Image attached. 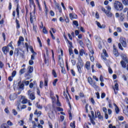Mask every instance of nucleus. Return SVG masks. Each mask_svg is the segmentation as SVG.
Segmentation results:
<instances>
[{
    "mask_svg": "<svg viewBox=\"0 0 128 128\" xmlns=\"http://www.w3.org/2000/svg\"><path fill=\"white\" fill-rule=\"evenodd\" d=\"M118 46L121 50H124V48H126V38H120V42L118 44Z\"/></svg>",
    "mask_w": 128,
    "mask_h": 128,
    "instance_id": "nucleus-1",
    "label": "nucleus"
},
{
    "mask_svg": "<svg viewBox=\"0 0 128 128\" xmlns=\"http://www.w3.org/2000/svg\"><path fill=\"white\" fill-rule=\"evenodd\" d=\"M114 6L115 10H122L124 8V6H122V4L118 1L115 2Z\"/></svg>",
    "mask_w": 128,
    "mask_h": 128,
    "instance_id": "nucleus-2",
    "label": "nucleus"
},
{
    "mask_svg": "<svg viewBox=\"0 0 128 128\" xmlns=\"http://www.w3.org/2000/svg\"><path fill=\"white\" fill-rule=\"evenodd\" d=\"M28 98L31 100H36V96L34 92H32V90H28Z\"/></svg>",
    "mask_w": 128,
    "mask_h": 128,
    "instance_id": "nucleus-3",
    "label": "nucleus"
},
{
    "mask_svg": "<svg viewBox=\"0 0 128 128\" xmlns=\"http://www.w3.org/2000/svg\"><path fill=\"white\" fill-rule=\"evenodd\" d=\"M101 56L104 60H106V58H108V55L106 53V50L105 49H103Z\"/></svg>",
    "mask_w": 128,
    "mask_h": 128,
    "instance_id": "nucleus-4",
    "label": "nucleus"
},
{
    "mask_svg": "<svg viewBox=\"0 0 128 128\" xmlns=\"http://www.w3.org/2000/svg\"><path fill=\"white\" fill-rule=\"evenodd\" d=\"M46 54H44V62L45 64H48V48H46Z\"/></svg>",
    "mask_w": 128,
    "mask_h": 128,
    "instance_id": "nucleus-5",
    "label": "nucleus"
},
{
    "mask_svg": "<svg viewBox=\"0 0 128 128\" xmlns=\"http://www.w3.org/2000/svg\"><path fill=\"white\" fill-rule=\"evenodd\" d=\"M16 52L18 56L19 55L20 56H22V58H24V52H22V50H18V48H16Z\"/></svg>",
    "mask_w": 128,
    "mask_h": 128,
    "instance_id": "nucleus-6",
    "label": "nucleus"
},
{
    "mask_svg": "<svg viewBox=\"0 0 128 128\" xmlns=\"http://www.w3.org/2000/svg\"><path fill=\"white\" fill-rule=\"evenodd\" d=\"M106 14L108 16V18H114V14L110 12V11H107V12H106Z\"/></svg>",
    "mask_w": 128,
    "mask_h": 128,
    "instance_id": "nucleus-7",
    "label": "nucleus"
},
{
    "mask_svg": "<svg viewBox=\"0 0 128 128\" xmlns=\"http://www.w3.org/2000/svg\"><path fill=\"white\" fill-rule=\"evenodd\" d=\"M21 100H22V104H26L28 102V99H26V96H22L21 98Z\"/></svg>",
    "mask_w": 128,
    "mask_h": 128,
    "instance_id": "nucleus-8",
    "label": "nucleus"
},
{
    "mask_svg": "<svg viewBox=\"0 0 128 128\" xmlns=\"http://www.w3.org/2000/svg\"><path fill=\"white\" fill-rule=\"evenodd\" d=\"M122 60H125L126 62H128V56H126V54H122L121 55Z\"/></svg>",
    "mask_w": 128,
    "mask_h": 128,
    "instance_id": "nucleus-9",
    "label": "nucleus"
},
{
    "mask_svg": "<svg viewBox=\"0 0 128 128\" xmlns=\"http://www.w3.org/2000/svg\"><path fill=\"white\" fill-rule=\"evenodd\" d=\"M2 50L4 54H6L8 52V48L6 46H4L2 48Z\"/></svg>",
    "mask_w": 128,
    "mask_h": 128,
    "instance_id": "nucleus-10",
    "label": "nucleus"
},
{
    "mask_svg": "<svg viewBox=\"0 0 128 128\" xmlns=\"http://www.w3.org/2000/svg\"><path fill=\"white\" fill-rule=\"evenodd\" d=\"M114 90L115 94H118V92L116 91V90H118V83L115 84Z\"/></svg>",
    "mask_w": 128,
    "mask_h": 128,
    "instance_id": "nucleus-11",
    "label": "nucleus"
},
{
    "mask_svg": "<svg viewBox=\"0 0 128 128\" xmlns=\"http://www.w3.org/2000/svg\"><path fill=\"white\" fill-rule=\"evenodd\" d=\"M10 100H16V94H13L10 95Z\"/></svg>",
    "mask_w": 128,
    "mask_h": 128,
    "instance_id": "nucleus-12",
    "label": "nucleus"
},
{
    "mask_svg": "<svg viewBox=\"0 0 128 128\" xmlns=\"http://www.w3.org/2000/svg\"><path fill=\"white\" fill-rule=\"evenodd\" d=\"M70 20H74L76 18H78V16H76V14H70Z\"/></svg>",
    "mask_w": 128,
    "mask_h": 128,
    "instance_id": "nucleus-13",
    "label": "nucleus"
},
{
    "mask_svg": "<svg viewBox=\"0 0 128 128\" xmlns=\"http://www.w3.org/2000/svg\"><path fill=\"white\" fill-rule=\"evenodd\" d=\"M24 38L22 36H20V38H19V40L18 42V46H20L22 42H24Z\"/></svg>",
    "mask_w": 128,
    "mask_h": 128,
    "instance_id": "nucleus-14",
    "label": "nucleus"
},
{
    "mask_svg": "<svg viewBox=\"0 0 128 128\" xmlns=\"http://www.w3.org/2000/svg\"><path fill=\"white\" fill-rule=\"evenodd\" d=\"M96 24L98 26V28H106V25H100V22L96 21Z\"/></svg>",
    "mask_w": 128,
    "mask_h": 128,
    "instance_id": "nucleus-15",
    "label": "nucleus"
},
{
    "mask_svg": "<svg viewBox=\"0 0 128 128\" xmlns=\"http://www.w3.org/2000/svg\"><path fill=\"white\" fill-rule=\"evenodd\" d=\"M90 62H87L85 64V68L88 70H90Z\"/></svg>",
    "mask_w": 128,
    "mask_h": 128,
    "instance_id": "nucleus-16",
    "label": "nucleus"
},
{
    "mask_svg": "<svg viewBox=\"0 0 128 128\" xmlns=\"http://www.w3.org/2000/svg\"><path fill=\"white\" fill-rule=\"evenodd\" d=\"M77 66H84V62H82V58H78V62Z\"/></svg>",
    "mask_w": 128,
    "mask_h": 128,
    "instance_id": "nucleus-17",
    "label": "nucleus"
},
{
    "mask_svg": "<svg viewBox=\"0 0 128 128\" xmlns=\"http://www.w3.org/2000/svg\"><path fill=\"white\" fill-rule=\"evenodd\" d=\"M34 18H36V17H34V16L32 15V12L30 13V22L32 24H33L34 22Z\"/></svg>",
    "mask_w": 128,
    "mask_h": 128,
    "instance_id": "nucleus-18",
    "label": "nucleus"
},
{
    "mask_svg": "<svg viewBox=\"0 0 128 128\" xmlns=\"http://www.w3.org/2000/svg\"><path fill=\"white\" fill-rule=\"evenodd\" d=\"M54 4L56 8L60 12H62V10L60 8V4H58L56 0H54Z\"/></svg>",
    "mask_w": 128,
    "mask_h": 128,
    "instance_id": "nucleus-19",
    "label": "nucleus"
},
{
    "mask_svg": "<svg viewBox=\"0 0 128 128\" xmlns=\"http://www.w3.org/2000/svg\"><path fill=\"white\" fill-rule=\"evenodd\" d=\"M68 92H64V96L65 98H66V100H67L68 102H70V100H68Z\"/></svg>",
    "mask_w": 128,
    "mask_h": 128,
    "instance_id": "nucleus-20",
    "label": "nucleus"
},
{
    "mask_svg": "<svg viewBox=\"0 0 128 128\" xmlns=\"http://www.w3.org/2000/svg\"><path fill=\"white\" fill-rule=\"evenodd\" d=\"M113 54L115 56H118V52L116 49L114 48L113 50Z\"/></svg>",
    "mask_w": 128,
    "mask_h": 128,
    "instance_id": "nucleus-21",
    "label": "nucleus"
},
{
    "mask_svg": "<svg viewBox=\"0 0 128 128\" xmlns=\"http://www.w3.org/2000/svg\"><path fill=\"white\" fill-rule=\"evenodd\" d=\"M28 72L29 74H32V72H34V68L32 67V66H29L28 68Z\"/></svg>",
    "mask_w": 128,
    "mask_h": 128,
    "instance_id": "nucleus-22",
    "label": "nucleus"
},
{
    "mask_svg": "<svg viewBox=\"0 0 128 128\" xmlns=\"http://www.w3.org/2000/svg\"><path fill=\"white\" fill-rule=\"evenodd\" d=\"M16 28H20V22L18 21V20L17 18L16 19Z\"/></svg>",
    "mask_w": 128,
    "mask_h": 128,
    "instance_id": "nucleus-23",
    "label": "nucleus"
},
{
    "mask_svg": "<svg viewBox=\"0 0 128 128\" xmlns=\"http://www.w3.org/2000/svg\"><path fill=\"white\" fill-rule=\"evenodd\" d=\"M96 82H94L92 84H90V86H92V88H98V86L96 85Z\"/></svg>",
    "mask_w": 128,
    "mask_h": 128,
    "instance_id": "nucleus-24",
    "label": "nucleus"
},
{
    "mask_svg": "<svg viewBox=\"0 0 128 128\" xmlns=\"http://www.w3.org/2000/svg\"><path fill=\"white\" fill-rule=\"evenodd\" d=\"M88 82H89L90 84H92L94 82L92 81V78L90 77H88Z\"/></svg>",
    "mask_w": 128,
    "mask_h": 128,
    "instance_id": "nucleus-25",
    "label": "nucleus"
},
{
    "mask_svg": "<svg viewBox=\"0 0 128 128\" xmlns=\"http://www.w3.org/2000/svg\"><path fill=\"white\" fill-rule=\"evenodd\" d=\"M34 114H37L38 116H40V114H42V112L38 111V110H36Z\"/></svg>",
    "mask_w": 128,
    "mask_h": 128,
    "instance_id": "nucleus-26",
    "label": "nucleus"
},
{
    "mask_svg": "<svg viewBox=\"0 0 128 128\" xmlns=\"http://www.w3.org/2000/svg\"><path fill=\"white\" fill-rule=\"evenodd\" d=\"M84 54H86V52H84V50H80V54L81 56H84Z\"/></svg>",
    "mask_w": 128,
    "mask_h": 128,
    "instance_id": "nucleus-27",
    "label": "nucleus"
},
{
    "mask_svg": "<svg viewBox=\"0 0 128 128\" xmlns=\"http://www.w3.org/2000/svg\"><path fill=\"white\" fill-rule=\"evenodd\" d=\"M70 126L72 128H76V122L74 121L73 122H71L70 124Z\"/></svg>",
    "mask_w": 128,
    "mask_h": 128,
    "instance_id": "nucleus-28",
    "label": "nucleus"
},
{
    "mask_svg": "<svg viewBox=\"0 0 128 128\" xmlns=\"http://www.w3.org/2000/svg\"><path fill=\"white\" fill-rule=\"evenodd\" d=\"M120 64L122 68H126V62H124V60H122L120 62Z\"/></svg>",
    "mask_w": 128,
    "mask_h": 128,
    "instance_id": "nucleus-29",
    "label": "nucleus"
},
{
    "mask_svg": "<svg viewBox=\"0 0 128 128\" xmlns=\"http://www.w3.org/2000/svg\"><path fill=\"white\" fill-rule=\"evenodd\" d=\"M86 42L88 48V46H90V40L88 39Z\"/></svg>",
    "mask_w": 128,
    "mask_h": 128,
    "instance_id": "nucleus-30",
    "label": "nucleus"
},
{
    "mask_svg": "<svg viewBox=\"0 0 128 128\" xmlns=\"http://www.w3.org/2000/svg\"><path fill=\"white\" fill-rule=\"evenodd\" d=\"M56 96L57 98V102H56V106H60V100H58V95H56Z\"/></svg>",
    "mask_w": 128,
    "mask_h": 128,
    "instance_id": "nucleus-31",
    "label": "nucleus"
},
{
    "mask_svg": "<svg viewBox=\"0 0 128 128\" xmlns=\"http://www.w3.org/2000/svg\"><path fill=\"white\" fill-rule=\"evenodd\" d=\"M80 46H84V42L82 40H78Z\"/></svg>",
    "mask_w": 128,
    "mask_h": 128,
    "instance_id": "nucleus-32",
    "label": "nucleus"
},
{
    "mask_svg": "<svg viewBox=\"0 0 128 128\" xmlns=\"http://www.w3.org/2000/svg\"><path fill=\"white\" fill-rule=\"evenodd\" d=\"M82 66H80V65H77V68L78 70V72H80H80H82V68H81Z\"/></svg>",
    "mask_w": 128,
    "mask_h": 128,
    "instance_id": "nucleus-33",
    "label": "nucleus"
},
{
    "mask_svg": "<svg viewBox=\"0 0 128 128\" xmlns=\"http://www.w3.org/2000/svg\"><path fill=\"white\" fill-rule=\"evenodd\" d=\"M36 106L37 108H39V110H42V106H40V104H38V103H36Z\"/></svg>",
    "mask_w": 128,
    "mask_h": 128,
    "instance_id": "nucleus-34",
    "label": "nucleus"
},
{
    "mask_svg": "<svg viewBox=\"0 0 128 128\" xmlns=\"http://www.w3.org/2000/svg\"><path fill=\"white\" fill-rule=\"evenodd\" d=\"M122 2L124 4V6H128V0H122Z\"/></svg>",
    "mask_w": 128,
    "mask_h": 128,
    "instance_id": "nucleus-35",
    "label": "nucleus"
},
{
    "mask_svg": "<svg viewBox=\"0 0 128 128\" xmlns=\"http://www.w3.org/2000/svg\"><path fill=\"white\" fill-rule=\"evenodd\" d=\"M37 40H38V42H39L40 48H42V41H40V37H38Z\"/></svg>",
    "mask_w": 128,
    "mask_h": 128,
    "instance_id": "nucleus-36",
    "label": "nucleus"
},
{
    "mask_svg": "<svg viewBox=\"0 0 128 128\" xmlns=\"http://www.w3.org/2000/svg\"><path fill=\"white\" fill-rule=\"evenodd\" d=\"M16 12H17V16H20V10H18V5H17Z\"/></svg>",
    "mask_w": 128,
    "mask_h": 128,
    "instance_id": "nucleus-37",
    "label": "nucleus"
},
{
    "mask_svg": "<svg viewBox=\"0 0 128 128\" xmlns=\"http://www.w3.org/2000/svg\"><path fill=\"white\" fill-rule=\"evenodd\" d=\"M48 78H46L44 79V86H48Z\"/></svg>",
    "mask_w": 128,
    "mask_h": 128,
    "instance_id": "nucleus-38",
    "label": "nucleus"
},
{
    "mask_svg": "<svg viewBox=\"0 0 128 128\" xmlns=\"http://www.w3.org/2000/svg\"><path fill=\"white\" fill-rule=\"evenodd\" d=\"M24 72H26V68H24L20 70V72L21 74H24Z\"/></svg>",
    "mask_w": 128,
    "mask_h": 128,
    "instance_id": "nucleus-39",
    "label": "nucleus"
},
{
    "mask_svg": "<svg viewBox=\"0 0 128 128\" xmlns=\"http://www.w3.org/2000/svg\"><path fill=\"white\" fill-rule=\"evenodd\" d=\"M56 110L58 112H64V109H62V108H60V107L56 108Z\"/></svg>",
    "mask_w": 128,
    "mask_h": 128,
    "instance_id": "nucleus-40",
    "label": "nucleus"
},
{
    "mask_svg": "<svg viewBox=\"0 0 128 128\" xmlns=\"http://www.w3.org/2000/svg\"><path fill=\"white\" fill-rule=\"evenodd\" d=\"M32 124L33 128H36V126H38V125H36V122H34V121L32 122Z\"/></svg>",
    "mask_w": 128,
    "mask_h": 128,
    "instance_id": "nucleus-41",
    "label": "nucleus"
},
{
    "mask_svg": "<svg viewBox=\"0 0 128 128\" xmlns=\"http://www.w3.org/2000/svg\"><path fill=\"white\" fill-rule=\"evenodd\" d=\"M16 70L13 71L12 74V78H14V76H16Z\"/></svg>",
    "mask_w": 128,
    "mask_h": 128,
    "instance_id": "nucleus-42",
    "label": "nucleus"
},
{
    "mask_svg": "<svg viewBox=\"0 0 128 128\" xmlns=\"http://www.w3.org/2000/svg\"><path fill=\"white\" fill-rule=\"evenodd\" d=\"M73 24L76 26H78V22L76 20L73 21Z\"/></svg>",
    "mask_w": 128,
    "mask_h": 128,
    "instance_id": "nucleus-43",
    "label": "nucleus"
},
{
    "mask_svg": "<svg viewBox=\"0 0 128 128\" xmlns=\"http://www.w3.org/2000/svg\"><path fill=\"white\" fill-rule=\"evenodd\" d=\"M7 125L12 126H13L14 124H12V122H10V120H8L7 122Z\"/></svg>",
    "mask_w": 128,
    "mask_h": 128,
    "instance_id": "nucleus-44",
    "label": "nucleus"
},
{
    "mask_svg": "<svg viewBox=\"0 0 128 128\" xmlns=\"http://www.w3.org/2000/svg\"><path fill=\"white\" fill-rule=\"evenodd\" d=\"M42 32H44V34H48V30H46V27L43 28Z\"/></svg>",
    "mask_w": 128,
    "mask_h": 128,
    "instance_id": "nucleus-45",
    "label": "nucleus"
},
{
    "mask_svg": "<svg viewBox=\"0 0 128 128\" xmlns=\"http://www.w3.org/2000/svg\"><path fill=\"white\" fill-rule=\"evenodd\" d=\"M56 82H58V79H55L52 82L53 86H56Z\"/></svg>",
    "mask_w": 128,
    "mask_h": 128,
    "instance_id": "nucleus-46",
    "label": "nucleus"
},
{
    "mask_svg": "<svg viewBox=\"0 0 128 128\" xmlns=\"http://www.w3.org/2000/svg\"><path fill=\"white\" fill-rule=\"evenodd\" d=\"M94 52L92 50H90V52L89 53V56H94Z\"/></svg>",
    "mask_w": 128,
    "mask_h": 128,
    "instance_id": "nucleus-47",
    "label": "nucleus"
},
{
    "mask_svg": "<svg viewBox=\"0 0 128 128\" xmlns=\"http://www.w3.org/2000/svg\"><path fill=\"white\" fill-rule=\"evenodd\" d=\"M115 112L117 114L120 112V108H118V107H116L115 108Z\"/></svg>",
    "mask_w": 128,
    "mask_h": 128,
    "instance_id": "nucleus-48",
    "label": "nucleus"
},
{
    "mask_svg": "<svg viewBox=\"0 0 128 128\" xmlns=\"http://www.w3.org/2000/svg\"><path fill=\"white\" fill-rule=\"evenodd\" d=\"M52 74L54 78H56V71L54 70H52Z\"/></svg>",
    "mask_w": 128,
    "mask_h": 128,
    "instance_id": "nucleus-49",
    "label": "nucleus"
},
{
    "mask_svg": "<svg viewBox=\"0 0 128 128\" xmlns=\"http://www.w3.org/2000/svg\"><path fill=\"white\" fill-rule=\"evenodd\" d=\"M18 124H20V126H24V120H21L18 122Z\"/></svg>",
    "mask_w": 128,
    "mask_h": 128,
    "instance_id": "nucleus-50",
    "label": "nucleus"
},
{
    "mask_svg": "<svg viewBox=\"0 0 128 128\" xmlns=\"http://www.w3.org/2000/svg\"><path fill=\"white\" fill-rule=\"evenodd\" d=\"M0 98L2 100V102H1L2 104H5L4 98L3 97H1V98Z\"/></svg>",
    "mask_w": 128,
    "mask_h": 128,
    "instance_id": "nucleus-51",
    "label": "nucleus"
},
{
    "mask_svg": "<svg viewBox=\"0 0 128 128\" xmlns=\"http://www.w3.org/2000/svg\"><path fill=\"white\" fill-rule=\"evenodd\" d=\"M106 8L108 10V12H110V10H112V8H110V6H106Z\"/></svg>",
    "mask_w": 128,
    "mask_h": 128,
    "instance_id": "nucleus-52",
    "label": "nucleus"
},
{
    "mask_svg": "<svg viewBox=\"0 0 128 128\" xmlns=\"http://www.w3.org/2000/svg\"><path fill=\"white\" fill-rule=\"evenodd\" d=\"M29 1L30 4H32V6H36V5H34V0H29Z\"/></svg>",
    "mask_w": 128,
    "mask_h": 128,
    "instance_id": "nucleus-53",
    "label": "nucleus"
},
{
    "mask_svg": "<svg viewBox=\"0 0 128 128\" xmlns=\"http://www.w3.org/2000/svg\"><path fill=\"white\" fill-rule=\"evenodd\" d=\"M97 115L98 116V118H102V116H100V112H97Z\"/></svg>",
    "mask_w": 128,
    "mask_h": 128,
    "instance_id": "nucleus-54",
    "label": "nucleus"
},
{
    "mask_svg": "<svg viewBox=\"0 0 128 128\" xmlns=\"http://www.w3.org/2000/svg\"><path fill=\"white\" fill-rule=\"evenodd\" d=\"M116 30L118 32H122V28H120L118 27L116 28Z\"/></svg>",
    "mask_w": 128,
    "mask_h": 128,
    "instance_id": "nucleus-55",
    "label": "nucleus"
},
{
    "mask_svg": "<svg viewBox=\"0 0 128 128\" xmlns=\"http://www.w3.org/2000/svg\"><path fill=\"white\" fill-rule=\"evenodd\" d=\"M29 48L32 54L34 52V48H32V46H29Z\"/></svg>",
    "mask_w": 128,
    "mask_h": 128,
    "instance_id": "nucleus-56",
    "label": "nucleus"
},
{
    "mask_svg": "<svg viewBox=\"0 0 128 128\" xmlns=\"http://www.w3.org/2000/svg\"><path fill=\"white\" fill-rule=\"evenodd\" d=\"M24 84H22L20 85L19 88L24 90Z\"/></svg>",
    "mask_w": 128,
    "mask_h": 128,
    "instance_id": "nucleus-57",
    "label": "nucleus"
},
{
    "mask_svg": "<svg viewBox=\"0 0 128 128\" xmlns=\"http://www.w3.org/2000/svg\"><path fill=\"white\" fill-rule=\"evenodd\" d=\"M33 114H30V118H29V120H30V122H32V116H33Z\"/></svg>",
    "mask_w": 128,
    "mask_h": 128,
    "instance_id": "nucleus-58",
    "label": "nucleus"
},
{
    "mask_svg": "<svg viewBox=\"0 0 128 128\" xmlns=\"http://www.w3.org/2000/svg\"><path fill=\"white\" fill-rule=\"evenodd\" d=\"M79 96L80 98H84V94L83 92H80L79 94Z\"/></svg>",
    "mask_w": 128,
    "mask_h": 128,
    "instance_id": "nucleus-59",
    "label": "nucleus"
},
{
    "mask_svg": "<svg viewBox=\"0 0 128 128\" xmlns=\"http://www.w3.org/2000/svg\"><path fill=\"white\" fill-rule=\"evenodd\" d=\"M69 114V120H72V113L70 112V111H68Z\"/></svg>",
    "mask_w": 128,
    "mask_h": 128,
    "instance_id": "nucleus-60",
    "label": "nucleus"
},
{
    "mask_svg": "<svg viewBox=\"0 0 128 128\" xmlns=\"http://www.w3.org/2000/svg\"><path fill=\"white\" fill-rule=\"evenodd\" d=\"M96 66L97 68H102V65H100V64L97 63L96 64Z\"/></svg>",
    "mask_w": 128,
    "mask_h": 128,
    "instance_id": "nucleus-61",
    "label": "nucleus"
},
{
    "mask_svg": "<svg viewBox=\"0 0 128 128\" xmlns=\"http://www.w3.org/2000/svg\"><path fill=\"white\" fill-rule=\"evenodd\" d=\"M23 82L24 84H26V86L30 84V81H24Z\"/></svg>",
    "mask_w": 128,
    "mask_h": 128,
    "instance_id": "nucleus-62",
    "label": "nucleus"
},
{
    "mask_svg": "<svg viewBox=\"0 0 128 128\" xmlns=\"http://www.w3.org/2000/svg\"><path fill=\"white\" fill-rule=\"evenodd\" d=\"M108 70L110 74H112V68H110V67H108Z\"/></svg>",
    "mask_w": 128,
    "mask_h": 128,
    "instance_id": "nucleus-63",
    "label": "nucleus"
},
{
    "mask_svg": "<svg viewBox=\"0 0 128 128\" xmlns=\"http://www.w3.org/2000/svg\"><path fill=\"white\" fill-rule=\"evenodd\" d=\"M108 128H116V126H112V124H109Z\"/></svg>",
    "mask_w": 128,
    "mask_h": 128,
    "instance_id": "nucleus-64",
    "label": "nucleus"
}]
</instances>
